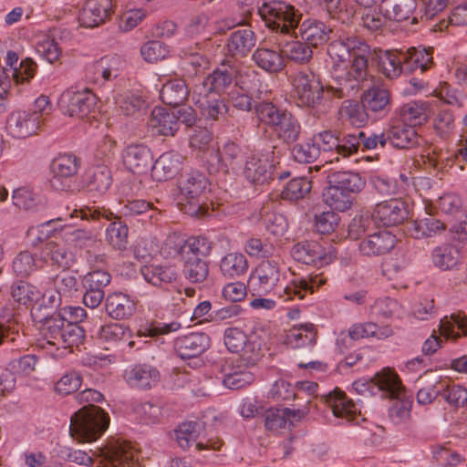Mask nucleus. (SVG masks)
<instances>
[{"instance_id":"nucleus-1","label":"nucleus","mask_w":467,"mask_h":467,"mask_svg":"<svg viewBox=\"0 0 467 467\" xmlns=\"http://www.w3.org/2000/svg\"><path fill=\"white\" fill-rule=\"evenodd\" d=\"M327 54L335 84L327 86L326 92L337 99L355 94L368 76L369 46L357 36L339 38L329 44ZM290 82L299 106L314 108L325 92L318 76L312 71H297L291 75Z\"/></svg>"},{"instance_id":"nucleus-2","label":"nucleus","mask_w":467,"mask_h":467,"mask_svg":"<svg viewBox=\"0 0 467 467\" xmlns=\"http://www.w3.org/2000/svg\"><path fill=\"white\" fill-rule=\"evenodd\" d=\"M326 282L327 278L323 274H311L306 276L294 275L284 285L279 264L275 260H264L250 275L248 289L254 296L275 295L288 301L305 298Z\"/></svg>"},{"instance_id":"nucleus-3","label":"nucleus","mask_w":467,"mask_h":467,"mask_svg":"<svg viewBox=\"0 0 467 467\" xmlns=\"http://www.w3.org/2000/svg\"><path fill=\"white\" fill-rule=\"evenodd\" d=\"M91 451L89 455L82 450L63 447L59 455L69 462L86 467H93L95 459L99 461L97 467H139L138 452L129 442L116 441Z\"/></svg>"},{"instance_id":"nucleus-4","label":"nucleus","mask_w":467,"mask_h":467,"mask_svg":"<svg viewBox=\"0 0 467 467\" xmlns=\"http://www.w3.org/2000/svg\"><path fill=\"white\" fill-rule=\"evenodd\" d=\"M210 192V182L198 171L182 176L178 183L176 202L180 210L190 215L198 216L205 213V202Z\"/></svg>"},{"instance_id":"nucleus-5","label":"nucleus","mask_w":467,"mask_h":467,"mask_svg":"<svg viewBox=\"0 0 467 467\" xmlns=\"http://www.w3.org/2000/svg\"><path fill=\"white\" fill-rule=\"evenodd\" d=\"M109 420V414L101 408L83 406L70 418V436L80 443L97 441L108 429Z\"/></svg>"},{"instance_id":"nucleus-6","label":"nucleus","mask_w":467,"mask_h":467,"mask_svg":"<svg viewBox=\"0 0 467 467\" xmlns=\"http://www.w3.org/2000/svg\"><path fill=\"white\" fill-rule=\"evenodd\" d=\"M257 13L265 26L284 35L295 32L302 16L299 10L283 0L264 2L258 6Z\"/></svg>"},{"instance_id":"nucleus-7","label":"nucleus","mask_w":467,"mask_h":467,"mask_svg":"<svg viewBox=\"0 0 467 467\" xmlns=\"http://www.w3.org/2000/svg\"><path fill=\"white\" fill-rule=\"evenodd\" d=\"M96 105V95L87 88L71 87L66 89L58 99L61 111L78 119L88 117L94 110Z\"/></svg>"},{"instance_id":"nucleus-8","label":"nucleus","mask_w":467,"mask_h":467,"mask_svg":"<svg viewBox=\"0 0 467 467\" xmlns=\"http://www.w3.org/2000/svg\"><path fill=\"white\" fill-rule=\"evenodd\" d=\"M31 316L41 338L38 340L40 348L46 349L50 355V351H57V343L58 338H62V333L66 323L57 313L52 315H44L41 313V306H33Z\"/></svg>"},{"instance_id":"nucleus-9","label":"nucleus","mask_w":467,"mask_h":467,"mask_svg":"<svg viewBox=\"0 0 467 467\" xmlns=\"http://www.w3.org/2000/svg\"><path fill=\"white\" fill-rule=\"evenodd\" d=\"M337 254L332 245L324 246L316 241L300 242L291 249V255L296 261L317 267L331 264Z\"/></svg>"},{"instance_id":"nucleus-10","label":"nucleus","mask_w":467,"mask_h":467,"mask_svg":"<svg viewBox=\"0 0 467 467\" xmlns=\"http://www.w3.org/2000/svg\"><path fill=\"white\" fill-rule=\"evenodd\" d=\"M354 390L360 395H375L378 392L397 395L400 390L399 378L390 369H384L375 375L373 379H359L353 382Z\"/></svg>"},{"instance_id":"nucleus-11","label":"nucleus","mask_w":467,"mask_h":467,"mask_svg":"<svg viewBox=\"0 0 467 467\" xmlns=\"http://www.w3.org/2000/svg\"><path fill=\"white\" fill-rule=\"evenodd\" d=\"M409 215L406 202L392 198L378 202L371 213V219L380 226L391 227L402 223Z\"/></svg>"},{"instance_id":"nucleus-12","label":"nucleus","mask_w":467,"mask_h":467,"mask_svg":"<svg viewBox=\"0 0 467 467\" xmlns=\"http://www.w3.org/2000/svg\"><path fill=\"white\" fill-rule=\"evenodd\" d=\"M125 65V61L118 55L105 56L86 67V79L93 84H104L116 78Z\"/></svg>"},{"instance_id":"nucleus-13","label":"nucleus","mask_w":467,"mask_h":467,"mask_svg":"<svg viewBox=\"0 0 467 467\" xmlns=\"http://www.w3.org/2000/svg\"><path fill=\"white\" fill-rule=\"evenodd\" d=\"M41 128L36 114L30 110H14L6 119V130L10 136L16 139H26L36 135Z\"/></svg>"},{"instance_id":"nucleus-14","label":"nucleus","mask_w":467,"mask_h":467,"mask_svg":"<svg viewBox=\"0 0 467 467\" xmlns=\"http://www.w3.org/2000/svg\"><path fill=\"white\" fill-rule=\"evenodd\" d=\"M325 402L331 410L333 415L341 420L339 423L354 422L358 423L360 407L349 400L346 394L336 389L325 396Z\"/></svg>"},{"instance_id":"nucleus-15","label":"nucleus","mask_w":467,"mask_h":467,"mask_svg":"<svg viewBox=\"0 0 467 467\" xmlns=\"http://www.w3.org/2000/svg\"><path fill=\"white\" fill-rule=\"evenodd\" d=\"M397 238L389 231H379L368 234L358 244L359 253L366 257H379L391 252Z\"/></svg>"},{"instance_id":"nucleus-16","label":"nucleus","mask_w":467,"mask_h":467,"mask_svg":"<svg viewBox=\"0 0 467 467\" xmlns=\"http://www.w3.org/2000/svg\"><path fill=\"white\" fill-rule=\"evenodd\" d=\"M78 169V161L72 154H61L53 160L50 179L51 186L57 191H64L69 188V181Z\"/></svg>"},{"instance_id":"nucleus-17","label":"nucleus","mask_w":467,"mask_h":467,"mask_svg":"<svg viewBox=\"0 0 467 467\" xmlns=\"http://www.w3.org/2000/svg\"><path fill=\"white\" fill-rule=\"evenodd\" d=\"M112 9L111 0H86L78 14L84 27H96L105 23Z\"/></svg>"},{"instance_id":"nucleus-18","label":"nucleus","mask_w":467,"mask_h":467,"mask_svg":"<svg viewBox=\"0 0 467 467\" xmlns=\"http://www.w3.org/2000/svg\"><path fill=\"white\" fill-rule=\"evenodd\" d=\"M148 129L155 136H174L179 130L178 119L172 109L155 107L148 120Z\"/></svg>"},{"instance_id":"nucleus-19","label":"nucleus","mask_w":467,"mask_h":467,"mask_svg":"<svg viewBox=\"0 0 467 467\" xmlns=\"http://www.w3.org/2000/svg\"><path fill=\"white\" fill-rule=\"evenodd\" d=\"M122 161L125 167L133 173L146 172L151 165L152 155L150 150L143 144L128 145L122 152Z\"/></svg>"},{"instance_id":"nucleus-20","label":"nucleus","mask_w":467,"mask_h":467,"mask_svg":"<svg viewBox=\"0 0 467 467\" xmlns=\"http://www.w3.org/2000/svg\"><path fill=\"white\" fill-rule=\"evenodd\" d=\"M234 87L254 95V98L257 99L267 92L260 74L255 69L242 64H236Z\"/></svg>"},{"instance_id":"nucleus-21","label":"nucleus","mask_w":467,"mask_h":467,"mask_svg":"<svg viewBox=\"0 0 467 467\" xmlns=\"http://www.w3.org/2000/svg\"><path fill=\"white\" fill-rule=\"evenodd\" d=\"M135 310L136 303L128 294L113 292L105 297V311L112 319H129Z\"/></svg>"},{"instance_id":"nucleus-22","label":"nucleus","mask_w":467,"mask_h":467,"mask_svg":"<svg viewBox=\"0 0 467 467\" xmlns=\"http://www.w3.org/2000/svg\"><path fill=\"white\" fill-rule=\"evenodd\" d=\"M209 346L210 337L205 333H190L175 341V349L182 359L201 355Z\"/></svg>"},{"instance_id":"nucleus-23","label":"nucleus","mask_w":467,"mask_h":467,"mask_svg":"<svg viewBox=\"0 0 467 467\" xmlns=\"http://www.w3.org/2000/svg\"><path fill=\"white\" fill-rule=\"evenodd\" d=\"M386 133L388 142L398 149H411L420 144L415 128L402 121L391 124Z\"/></svg>"},{"instance_id":"nucleus-24","label":"nucleus","mask_w":467,"mask_h":467,"mask_svg":"<svg viewBox=\"0 0 467 467\" xmlns=\"http://www.w3.org/2000/svg\"><path fill=\"white\" fill-rule=\"evenodd\" d=\"M124 379L132 388L150 389L159 380V371L150 365L139 364L127 368Z\"/></svg>"},{"instance_id":"nucleus-25","label":"nucleus","mask_w":467,"mask_h":467,"mask_svg":"<svg viewBox=\"0 0 467 467\" xmlns=\"http://www.w3.org/2000/svg\"><path fill=\"white\" fill-rule=\"evenodd\" d=\"M274 165L266 157L252 156L244 166L245 178L254 184H265L273 179Z\"/></svg>"},{"instance_id":"nucleus-26","label":"nucleus","mask_w":467,"mask_h":467,"mask_svg":"<svg viewBox=\"0 0 467 467\" xmlns=\"http://www.w3.org/2000/svg\"><path fill=\"white\" fill-rule=\"evenodd\" d=\"M182 157L176 151L162 153L151 166V176L155 181L171 179L180 170Z\"/></svg>"},{"instance_id":"nucleus-27","label":"nucleus","mask_w":467,"mask_h":467,"mask_svg":"<svg viewBox=\"0 0 467 467\" xmlns=\"http://www.w3.org/2000/svg\"><path fill=\"white\" fill-rule=\"evenodd\" d=\"M235 67L236 63L226 64L223 63L219 67L214 69L203 81L202 88L208 89L210 93L224 92L235 80Z\"/></svg>"},{"instance_id":"nucleus-28","label":"nucleus","mask_w":467,"mask_h":467,"mask_svg":"<svg viewBox=\"0 0 467 467\" xmlns=\"http://www.w3.org/2000/svg\"><path fill=\"white\" fill-rule=\"evenodd\" d=\"M256 36L249 28L234 31L227 39L226 49L233 57H245L255 46Z\"/></svg>"},{"instance_id":"nucleus-29","label":"nucleus","mask_w":467,"mask_h":467,"mask_svg":"<svg viewBox=\"0 0 467 467\" xmlns=\"http://www.w3.org/2000/svg\"><path fill=\"white\" fill-rule=\"evenodd\" d=\"M43 262H50L59 267L68 268L75 262L74 254L57 241L47 242L40 252Z\"/></svg>"},{"instance_id":"nucleus-30","label":"nucleus","mask_w":467,"mask_h":467,"mask_svg":"<svg viewBox=\"0 0 467 467\" xmlns=\"http://www.w3.org/2000/svg\"><path fill=\"white\" fill-rule=\"evenodd\" d=\"M241 159L242 150L240 147L233 141H228L222 150L215 149L211 151V159H208V162L213 166L227 171L229 168L234 169Z\"/></svg>"},{"instance_id":"nucleus-31","label":"nucleus","mask_w":467,"mask_h":467,"mask_svg":"<svg viewBox=\"0 0 467 467\" xmlns=\"http://www.w3.org/2000/svg\"><path fill=\"white\" fill-rule=\"evenodd\" d=\"M401 59L404 64V71L413 72L420 69L421 72H424L432 65L431 49L420 47H410L401 51Z\"/></svg>"},{"instance_id":"nucleus-32","label":"nucleus","mask_w":467,"mask_h":467,"mask_svg":"<svg viewBox=\"0 0 467 467\" xmlns=\"http://www.w3.org/2000/svg\"><path fill=\"white\" fill-rule=\"evenodd\" d=\"M143 279L153 286L161 287L176 281L178 274L174 266L149 265L140 269Z\"/></svg>"},{"instance_id":"nucleus-33","label":"nucleus","mask_w":467,"mask_h":467,"mask_svg":"<svg viewBox=\"0 0 467 467\" xmlns=\"http://www.w3.org/2000/svg\"><path fill=\"white\" fill-rule=\"evenodd\" d=\"M380 11L385 18L397 22L408 20L417 7L416 0H381Z\"/></svg>"},{"instance_id":"nucleus-34","label":"nucleus","mask_w":467,"mask_h":467,"mask_svg":"<svg viewBox=\"0 0 467 467\" xmlns=\"http://www.w3.org/2000/svg\"><path fill=\"white\" fill-rule=\"evenodd\" d=\"M252 58L255 65L267 73H278L285 66L281 50L267 47H258Z\"/></svg>"},{"instance_id":"nucleus-35","label":"nucleus","mask_w":467,"mask_h":467,"mask_svg":"<svg viewBox=\"0 0 467 467\" xmlns=\"http://www.w3.org/2000/svg\"><path fill=\"white\" fill-rule=\"evenodd\" d=\"M300 36L310 47H317L329 39L331 29L325 23L306 19L300 26Z\"/></svg>"},{"instance_id":"nucleus-36","label":"nucleus","mask_w":467,"mask_h":467,"mask_svg":"<svg viewBox=\"0 0 467 467\" xmlns=\"http://www.w3.org/2000/svg\"><path fill=\"white\" fill-rule=\"evenodd\" d=\"M85 337V330L76 324H66L62 333V338H58L57 343V351H50V356L55 358H62L66 355L67 348L78 347L82 344Z\"/></svg>"},{"instance_id":"nucleus-37","label":"nucleus","mask_w":467,"mask_h":467,"mask_svg":"<svg viewBox=\"0 0 467 467\" xmlns=\"http://www.w3.org/2000/svg\"><path fill=\"white\" fill-rule=\"evenodd\" d=\"M316 338L317 331L314 325L306 323L290 328L285 335V343L293 348H300L312 347L316 343Z\"/></svg>"},{"instance_id":"nucleus-38","label":"nucleus","mask_w":467,"mask_h":467,"mask_svg":"<svg viewBox=\"0 0 467 467\" xmlns=\"http://www.w3.org/2000/svg\"><path fill=\"white\" fill-rule=\"evenodd\" d=\"M248 269L245 255L239 252H231L222 257L219 270L225 278H237L244 275Z\"/></svg>"},{"instance_id":"nucleus-39","label":"nucleus","mask_w":467,"mask_h":467,"mask_svg":"<svg viewBox=\"0 0 467 467\" xmlns=\"http://www.w3.org/2000/svg\"><path fill=\"white\" fill-rule=\"evenodd\" d=\"M440 336L446 339L456 340L467 336V321L464 315L453 313L451 316H445L440 321Z\"/></svg>"},{"instance_id":"nucleus-40","label":"nucleus","mask_w":467,"mask_h":467,"mask_svg":"<svg viewBox=\"0 0 467 467\" xmlns=\"http://www.w3.org/2000/svg\"><path fill=\"white\" fill-rule=\"evenodd\" d=\"M195 104L204 118L213 120L223 118L228 111V107L224 100L213 93L204 95L200 93V98L195 101Z\"/></svg>"},{"instance_id":"nucleus-41","label":"nucleus","mask_w":467,"mask_h":467,"mask_svg":"<svg viewBox=\"0 0 467 467\" xmlns=\"http://www.w3.org/2000/svg\"><path fill=\"white\" fill-rule=\"evenodd\" d=\"M445 224L441 220L429 214L426 217L415 220L409 229L410 235L415 239L430 238L441 234Z\"/></svg>"},{"instance_id":"nucleus-42","label":"nucleus","mask_w":467,"mask_h":467,"mask_svg":"<svg viewBox=\"0 0 467 467\" xmlns=\"http://www.w3.org/2000/svg\"><path fill=\"white\" fill-rule=\"evenodd\" d=\"M188 95V88L183 79L174 78L165 82L160 91V99L164 104L176 107L182 104Z\"/></svg>"},{"instance_id":"nucleus-43","label":"nucleus","mask_w":467,"mask_h":467,"mask_svg":"<svg viewBox=\"0 0 467 467\" xmlns=\"http://www.w3.org/2000/svg\"><path fill=\"white\" fill-rule=\"evenodd\" d=\"M277 122L272 130L279 139L286 143H292L298 140L301 126L297 119L291 112L285 110Z\"/></svg>"},{"instance_id":"nucleus-44","label":"nucleus","mask_w":467,"mask_h":467,"mask_svg":"<svg viewBox=\"0 0 467 467\" xmlns=\"http://www.w3.org/2000/svg\"><path fill=\"white\" fill-rule=\"evenodd\" d=\"M348 329L350 337L355 341L368 337L385 339L393 334L389 326L379 327L373 322L355 323Z\"/></svg>"},{"instance_id":"nucleus-45","label":"nucleus","mask_w":467,"mask_h":467,"mask_svg":"<svg viewBox=\"0 0 467 467\" xmlns=\"http://www.w3.org/2000/svg\"><path fill=\"white\" fill-rule=\"evenodd\" d=\"M119 213L126 220H132L139 216L153 220L159 214L153 204L142 199L128 200L119 210Z\"/></svg>"},{"instance_id":"nucleus-46","label":"nucleus","mask_w":467,"mask_h":467,"mask_svg":"<svg viewBox=\"0 0 467 467\" xmlns=\"http://www.w3.org/2000/svg\"><path fill=\"white\" fill-rule=\"evenodd\" d=\"M223 384L230 389H239L254 381V375L241 366L226 365L223 368Z\"/></svg>"},{"instance_id":"nucleus-47","label":"nucleus","mask_w":467,"mask_h":467,"mask_svg":"<svg viewBox=\"0 0 467 467\" xmlns=\"http://www.w3.org/2000/svg\"><path fill=\"white\" fill-rule=\"evenodd\" d=\"M429 105L424 101H410L400 109V121L415 127L421 125L428 119Z\"/></svg>"},{"instance_id":"nucleus-48","label":"nucleus","mask_w":467,"mask_h":467,"mask_svg":"<svg viewBox=\"0 0 467 467\" xmlns=\"http://www.w3.org/2000/svg\"><path fill=\"white\" fill-rule=\"evenodd\" d=\"M431 261L442 271L451 270L460 262L459 250L450 244L437 246L431 251Z\"/></svg>"},{"instance_id":"nucleus-49","label":"nucleus","mask_w":467,"mask_h":467,"mask_svg":"<svg viewBox=\"0 0 467 467\" xmlns=\"http://www.w3.org/2000/svg\"><path fill=\"white\" fill-rule=\"evenodd\" d=\"M281 52L284 57L296 63H307L313 56L311 47L306 42L293 39L280 44Z\"/></svg>"},{"instance_id":"nucleus-50","label":"nucleus","mask_w":467,"mask_h":467,"mask_svg":"<svg viewBox=\"0 0 467 467\" xmlns=\"http://www.w3.org/2000/svg\"><path fill=\"white\" fill-rule=\"evenodd\" d=\"M328 183H334L350 195L360 192L365 186L363 178L356 172L337 171L328 175Z\"/></svg>"},{"instance_id":"nucleus-51","label":"nucleus","mask_w":467,"mask_h":467,"mask_svg":"<svg viewBox=\"0 0 467 467\" xmlns=\"http://www.w3.org/2000/svg\"><path fill=\"white\" fill-rule=\"evenodd\" d=\"M323 200L325 203L331 209L345 212L348 210L353 202V197L342 189H339L334 183L325 189L323 192Z\"/></svg>"},{"instance_id":"nucleus-52","label":"nucleus","mask_w":467,"mask_h":467,"mask_svg":"<svg viewBox=\"0 0 467 467\" xmlns=\"http://www.w3.org/2000/svg\"><path fill=\"white\" fill-rule=\"evenodd\" d=\"M209 265L198 257L185 258L182 274L185 279L192 284H202L209 275Z\"/></svg>"},{"instance_id":"nucleus-53","label":"nucleus","mask_w":467,"mask_h":467,"mask_svg":"<svg viewBox=\"0 0 467 467\" xmlns=\"http://www.w3.org/2000/svg\"><path fill=\"white\" fill-rule=\"evenodd\" d=\"M389 102V91L380 86H373L365 91L362 104L366 109L373 112L383 111Z\"/></svg>"},{"instance_id":"nucleus-54","label":"nucleus","mask_w":467,"mask_h":467,"mask_svg":"<svg viewBox=\"0 0 467 467\" xmlns=\"http://www.w3.org/2000/svg\"><path fill=\"white\" fill-rule=\"evenodd\" d=\"M338 116L342 121H348L357 127L363 126L368 119L365 108L353 99H347L341 104Z\"/></svg>"},{"instance_id":"nucleus-55","label":"nucleus","mask_w":467,"mask_h":467,"mask_svg":"<svg viewBox=\"0 0 467 467\" xmlns=\"http://www.w3.org/2000/svg\"><path fill=\"white\" fill-rule=\"evenodd\" d=\"M401 51L402 50L386 51L379 57L381 71L388 78H396L404 70Z\"/></svg>"},{"instance_id":"nucleus-56","label":"nucleus","mask_w":467,"mask_h":467,"mask_svg":"<svg viewBox=\"0 0 467 467\" xmlns=\"http://www.w3.org/2000/svg\"><path fill=\"white\" fill-rule=\"evenodd\" d=\"M423 163L426 166V169L429 170L430 173L433 174L440 180H442L443 177L449 172V171L454 165V157L452 156H443L441 154L437 155L435 153L430 154L426 157L422 156Z\"/></svg>"},{"instance_id":"nucleus-57","label":"nucleus","mask_w":467,"mask_h":467,"mask_svg":"<svg viewBox=\"0 0 467 467\" xmlns=\"http://www.w3.org/2000/svg\"><path fill=\"white\" fill-rule=\"evenodd\" d=\"M63 229L64 223H62L61 218H57L45 222L36 227H31L28 230V234L35 235L38 242H44L51 237H54L57 241L61 240Z\"/></svg>"},{"instance_id":"nucleus-58","label":"nucleus","mask_w":467,"mask_h":467,"mask_svg":"<svg viewBox=\"0 0 467 467\" xmlns=\"http://www.w3.org/2000/svg\"><path fill=\"white\" fill-rule=\"evenodd\" d=\"M288 409H270L265 412V427L273 433H279L291 425Z\"/></svg>"},{"instance_id":"nucleus-59","label":"nucleus","mask_w":467,"mask_h":467,"mask_svg":"<svg viewBox=\"0 0 467 467\" xmlns=\"http://www.w3.org/2000/svg\"><path fill=\"white\" fill-rule=\"evenodd\" d=\"M11 295L15 301L27 306L36 303L41 298L42 292L29 283L19 282L12 286Z\"/></svg>"},{"instance_id":"nucleus-60","label":"nucleus","mask_w":467,"mask_h":467,"mask_svg":"<svg viewBox=\"0 0 467 467\" xmlns=\"http://www.w3.org/2000/svg\"><path fill=\"white\" fill-rule=\"evenodd\" d=\"M61 240L67 244L83 248L93 240V234L89 230L78 228L69 223H64Z\"/></svg>"},{"instance_id":"nucleus-61","label":"nucleus","mask_w":467,"mask_h":467,"mask_svg":"<svg viewBox=\"0 0 467 467\" xmlns=\"http://www.w3.org/2000/svg\"><path fill=\"white\" fill-rule=\"evenodd\" d=\"M132 412L139 421L145 424L157 423L162 415L161 406L148 401L135 402Z\"/></svg>"},{"instance_id":"nucleus-62","label":"nucleus","mask_w":467,"mask_h":467,"mask_svg":"<svg viewBox=\"0 0 467 467\" xmlns=\"http://www.w3.org/2000/svg\"><path fill=\"white\" fill-rule=\"evenodd\" d=\"M129 229L120 221L111 223L106 229V239L116 250L123 251L128 245Z\"/></svg>"},{"instance_id":"nucleus-63","label":"nucleus","mask_w":467,"mask_h":467,"mask_svg":"<svg viewBox=\"0 0 467 467\" xmlns=\"http://www.w3.org/2000/svg\"><path fill=\"white\" fill-rule=\"evenodd\" d=\"M311 182L306 177H298L289 181L284 187L281 196L284 200L297 201L303 199L311 190Z\"/></svg>"},{"instance_id":"nucleus-64","label":"nucleus","mask_w":467,"mask_h":467,"mask_svg":"<svg viewBox=\"0 0 467 467\" xmlns=\"http://www.w3.org/2000/svg\"><path fill=\"white\" fill-rule=\"evenodd\" d=\"M199 434V425L194 421L183 422L174 431L175 440L182 450H187L195 443Z\"/></svg>"}]
</instances>
